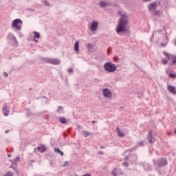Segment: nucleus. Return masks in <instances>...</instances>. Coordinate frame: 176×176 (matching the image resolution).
Masks as SVG:
<instances>
[{
    "label": "nucleus",
    "mask_w": 176,
    "mask_h": 176,
    "mask_svg": "<svg viewBox=\"0 0 176 176\" xmlns=\"http://www.w3.org/2000/svg\"><path fill=\"white\" fill-rule=\"evenodd\" d=\"M51 64H52L53 65H60V64H61V61L56 58L51 59Z\"/></svg>",
    "instance_id": "nucleus-13"
},
{
    "label": "nucleus",
    "mask_w": 176,
    "mask_h": 176,
    "mask_svg": "<svg viewBox=\"0 0 176 176\" xmlns=\"http://www.w3.org/2000/svg\"><path fill=\"white\" fill-rule=\"evenodd\" d=\"M154 16H158L159 17H160V16H162V12H160V10H155L154 12Z\"/></svg>",
    "instance_id": "nucleus-23"
},
{
    "label": "nucleus",
    "mask_w": 176,
    "mask_h": 176,
    "mask_svg": "<svg viewBox=\"0 0 176 176\" xmlns=\"http://www.w3.org/2000/svg\"><path fill=\"white\" fill-rule=\"evenodd\" d=\"M124 160L125 161H129V160H130V158L129 157V156H126L125 158H124Z\"/></svg>",
    "instance_id": "nucleus-40"
},
{
    "label": "nucleus",
    "mask_w": 176,
    "mask_h": 176,
    "mask_svg": "<svg viewBox=\"0 0 176 176\" xmlns=\"http://www.w3.org/2000/svg\"><path fill=\"white\" fill-rule=\"evenodd\" d=\"M43 98H45V99H46V96H43Z\"/></svg>",
    "instance_id": "nucleus-57"
},
{
    "label": "nucleus",
    "mask_w": 176,
    "mask_h": 176,
    "mask_svg": "<svg viewBox=\"0 0 176 176\" xmlns=\"http://www.w3.org/2000/svg\"><path fill=\"white\" fill-rule=\"evenodd\" d=\"M17 162H20V157H16L14 159V162L12 164H14V163H17Z\"/></svg>",
    "instance_id": "nucleus-32"
},
{
    "label": "nucleus",
    "mask_w": 176,
    "mask_h": 176,
    "mask_svg": "<svg viewBox=\"0 0 176 176\" xmlns=\"http://www.w3.org/2000/svg\"><path fill=\"white\" fill-rule=\"evenodd\" d=\"M151 0H144V2H149Z\"/></svg>",
    "instance_id": "nucleus-52"
},
{
    "label": "nucleus",
    "mask_w": 176,
    "mask_h": 176,
    "mask_svg": "<svg viewBox=\"0 0 176 176\" xmlns=\"http://www.w3.org/2000/svg\"><path fill=\"white\" fill-rule=\"evenodd\" d=\"M164 166H167V160L164 158L158 160V168H160L162 167H164Z\"/></svg>",
    "instance_id": "nucleus-7"
},
{
    "label": "nucleus",
    "mask_w": 176,
    "mask_h": 176,
    "mask_svg": "<svg viewBox=\"0 0 176 176\" xmlns=\"http://www.w3.org/2000/svg\"><path fill=\"white\" fill-rule=\"evenodd\" d=\"M163 54H164V56H166V57H167L168 60H170V58H171V55L166 52V51H164Z\"/></svg>",
    "instance_id": "nucleus-26"
},
{
    "label": "nucleus",
    "mask_w": 176,
    "mask_h": 176,
    "mask_svg": "<svg viewBox=\"0 0 176 176\" xmlns=\"http://www.w3.org/2000/svg\"><path fill=\"white\" fill-rule=\"evenodd\" d=\"M23 25V21L20 19H16L14 20L12 23V28H16V31H20L21 30V25Z\"/></svg>",
    "instance_id": "nucleus-3"
},
{
    "label": "nucleus",
    "mask_w": 176,
    "mask_h": 176,
    "mask_svg": "<svg viewBox=\"0 0 176 176\" xmlns=\"http://www.w3.org/2000/svg\"><path fill=\"white\" fill-rule=\"evenodd\" d=\"M118 14L121 16L119 19V23L116 28L117 34L126 32V26L129 24V16L124 12V11H118Z\"/></svg>",
    "instance_id": "nucleus-1"
},
{
    "label": "nucleus",
    "mask_w": 176,
    "mask_h": 176,
    "mask_svg": "<svg viewBox=\"0 0 176 176\" xmlns=\"http://www.w3.org/2000/svg\"><path fill=\"white\" fill-rule=\"evenodd\" d=\"M152 169V166L151 164H147V171H149V170Z\"/></svg>",
    "instance_id": "nucleus-35"
},
{
    "label": "nucleus",
    "mask_w": 176,
    "mask_h": 176,
    "mask_svg": "<svg viewBox=\"0 0 176 176\" xmlns=\"http://www.w3.org/2000/svg\"><path fill=\"white\" fill-rule=\"evenodd\" d=\"M3 76H4L5 78H8V74L6 72H4V73H3Z\"/></svg>",
    "instance_id": "nucleus-39"
},
{
    "label": "nucleus",
    "mask_w": 176,
    "mask_h": 176,
    "mask_svg": "<svg viewBox=\"0 0 176 176\" xmlns=\"http://www.w3.org/2000/svg\"><path fill=\"white\" fill-rule=\"evenodd\" d=\"M9 168H12V169L14 170L15 171H16V170L12 165L10 166H9Z\"/></svg>",
    "instance_id": "nucleus-41"
},
{
    "label": "nucleus",
    "mask_w": 176,
    "mask_h": 176,
    "mask_svg": "<svg viewBox=\"0 0 176 176\" xmlns=\"http://www.w3.org/2000/svg\"><path fill=\"white\" fill-rule=\"evenodd\" d=\"M102 153H102V151H99L98 152V155H102Z\"/></svg>",
    "instance_id": "nucleus-45"
},
{
    "label": "nucleus",
    "mask_w": 176,
    "mask_h": 176,
    "mask_svg": "<svg viewBox=\"0 0 176 176\" xmlns=\"http://www.w3.org/2000/svg\"><path fill=\"white\" fill-rule=\"evenodd\" d=\"M28 104H30V102H29Z\"/></svg>",
    "instance_id": "nucleus-61"
},
{
    "label": "nucleus",
    "mask_w": 176,
    "mask_h": 176,
    "mask_svg": "<svg viewBox=\"0 0 176 176\" xmlns=\"http://www.w3.org/2000/svg\"><path fill=\"white\" fill-rule=\"evenodd\" d=\"M91 123H93V124L97 123V121H92Z\"/></svg>",
    "instance_id": "nucleus-50"
},
{
    "label": "nucleus",
    "mask_w": 176,
    "mask_h": 176,
    "mask_svg": "<svg viewBox=\"0 0 176 176\" xmlns=\"http://www.w3.org/2000/svg\"><path fill=\"white\" fill-rule=\"evenodd\" d=\"M161 61L163 65H167V64H168V60L167 59L162 58Z\"/></svg>",
    "instance_id": "nucleus-22"
},
{
    "label": "nucleus",
    "mask_w": 176,
    "mask_h": 176,
    "mask_svg": "<svg viewBox=\"0 0 176 176\" xmlns=\"http://www.w3.org/2000/svg\"><path fill=\"white\" fill-rule=\"evenodd\" d=\"M157 8V4L156 2L151 3L148 5V10H151V12H153V10H156Z\"/></svg>",
    "instance_id": "nucleus-8"
},
{
    "label": "nucleus",
    "mask_w": 176,
    "mask_h": 176,
    "mask_svg": "<svg viewBox=\"0 0 176 176\" xmlns=\"http://www.w3.org/2000/svg\"><path fill=\"white\" fill-rule=\"evenodd\" d=\"M54 151L55 153H58V155H60V156H64V153L61 151L59 148H54Z\"/></svg>",
    "instance_id": "nucleus-15"
},
{
    "label": "nucleus",
    "mask_w": 176,
    "mask_h": 176,
    "mask_svg": "<svg viewBox=\"0 0 176 176\" xmlns=\"http://www.w3.org/2000/svg\"><path fill=\"white\" fill-rule=\"evenodd\" d=\"M168 76L169 78H172V79H175L176 74L169 73Z\"/></svg>",
    "instance_id": "nucleus-27"
},
{
    "label": "nucleus",
    "mask_w": 176,
    "mask_h": 176,
    "mask_svg": "<svg viewBox=\"0 0 176 176\" xmlns=\"http://www.w3.org/2000/svg\"><path fill=\"white\" fill-rule=\"evenodd\" d=\"M138 146H144V141L138 142L136 148H138Z\"/></svg>",
    "instance_id": "nucleus-28"
},
{
    "label": "nucleus",
    "mask_w": 176,
    "mask_h": 176,
    "mask_svg": "<svg viewBox=\"0 0 176 176\" xmlns=\"http://www.w3.org/2000/svg\"><path fill=\"white\" fill-rule=\"evenodd\" d=\"M82 176H91V175H90L89 173H86V174H85V175H82Z\"/></svg>",
    "instance_id": "nucleus-43"
},
{
    "label": "nucleus",
    "mask_w": 176,
    "mask_h": 176,
    "mask_svg": "<svg viewBox=\"0 0 176 176\" xmlns=\"http://www.w3.org/2000/svg\"><path fill=\"white\" fill-rule=\"evenodd\" d=\"M116 130H117V133L118 137H124L126 135V133H124L123 131H120V129H119V126L116 127Z\"/></svg>",
    "instance_id": "nucleus-12"
},
{
    "label": "nucleus",
    "mask_w": 176,
    "mask_h": 176,
    "mask_svg": "<svg viewBox=\"0 0 176 176\" xmlns=\"http://www.w3.org/2000/svg\"><path fill=\"white\" fill-rule=\"evenodd\" d=\"M103 67L105 69V71H107V72L111 73L115 72V71H116V65H115V64H113L111 62H107L104 63Z\"/></svg>",
    "instance_id": "nucleus-2"
},
{
    "label": "nucleus",
    "mask_w": 176,
    "mask_h": 176,
    "mask_svg": "<svg viewBox=\"0 0 176 176\" xmlns=\"http://www.w3.org/2000/svg\"><path fill=\"white\" fill-rule=\"evenodd\" d=\"M8 157H12V155L8 154Z\"/></svg>",
    "instance_id": "nucleus-48"
},
{
    "label": "nucleus",
    "mask_w": 176,
    "mask_h": 176,
    "mask_svg": "<svg viewBox=\"0 0 176 176\" xmlns=\"http://www.w3.org/2000/svg\"><path fill=\"white\" fill-rule=\"evenodd\" d=\"M41 2L43 3V5H45V6H50L49 2H47L46 0H42Z\"/></svg>",
    "instance_id": "nucleus-29"
},
{
    "label": "nucleus",
    "mask_w": 176,
    "mask_h": 176,
    "mask_svg": "<svg viewBox=\"0 0 176 176\" xmlns=\"http://www.w3.org/2000/svg\"><path fill=\"white\" fill-rule=\"evenodd\" d=\"M7 40L12 42V46H17V45H19V41H17V38H16V36H14L12 33H9L7 35Z\"/></svg>",
    "instance_id": "nucleus-4"
},
{
    "label": "nucleus",
    "mask_w": 176,
    "mask_h": 176,
    "mask_svg": "<svg viewBox=\"0 0 176 176\" xmlns=\"http://www.w3.org/2000/svg\"><path fill=\"white\" fill-rule=\"evenodd\" d=\"M41 149H42V145L37 147V151H38L39 152H41Z\"/></svg>",
    "instance_id": "nucleus-38"
},
{
    "label": "nucleus",
    "mask_w": 176,
    "mask_h": 176,
    "mask_svg": "<svg viewBox=\"0 0 176 176\" xmlns=\"http://www.w3.org/2000/svg\"><path fill=\"white\" fill-rule=\"evenodd\" d=\"M122 166H124V167H129V162H124L122 163Z\"/></svg>",
    "instance_id": "nucleus-34"
},
{
    "label": "nucleus",
    "mask_w": 176,
    "mask_h": 176,
    "mask_svg": "<svg viewBox=\"0 0 176 176\" xmlns=\"http://www.w3.org/2000/svg\"><path fill=\"white\" fill-rule=\"evenodd\" d=\"M174 133H175V134H176V129H175Z\"/></svg>",
    "instance_id": "nucleus-55"
},
{
    "label": "nucleus",
    "mask_w": 176,
    "mask_h": 176,
    "mask_svg": "<svg viewBox=\"0 0 176 176\" xmlns=\"http://www.w3.org/2000/svg\"><path fill=\"white\" fill-rule=\"evenodd\" d=\"M46 151H47V148H46V147L45 146V145L41 144V150H40V153H43V152H46Z\"/></svg>",
    "instance_id": "nucleus-19"
},
{
    "label": "nucleus",
    "mask_w": 176,
    "mask_h": 176,
    "mask_svg": "<svg viewBox=\"0 0 176 176\" xmlns=\"http://www.w3.org/2000/svg\"><path fill=\"white\" fill-rule=\"evenodd\" d=\"M167 90L173 96H176V88L173 85H168Z\"/></svg>",
    "instance_id": "nucleus-11"
},
{
    "label": "nucleus",
    "mask_w": 176,
    "mask_h": 176,
    "mask_svg": "<svg viewBox=\"0 0 176 176\" xmlns=\"http://www.w3.org/2000/svg\"><path fill=\"white\" fill-rule=\"evenodd\" d=\"M27 113H28V116H32V113L30 111V109H27Z\"/></svg>",
    "instance_id": "nucleus-33"
},
{
    "label": "nucleus",
    "mask_w": 176,
    "mask_h": 176,
    "mask_svg": "<svg viewBox=\"0 0 176 176\" xmlns=\"http://www.w3.org/2000/svg\"><path fill=\"white\" fill-rule=\"evenodd\" d=\"M2 112L4 116H9V113H10V107L8 105V103H3Z\"/></svg>",
    "instance_id": "nucleus-5"
},
{
    "label": "nucleus",
    "mask_w": 176,
    "mask_h": 176,
    "mask_svg": "<svg viewBox=\"0 0 176 176\" xmlns=\"http://www.w3.org/2000/svg\"><path fill=\"white\" fill-rule=\"evenodd\" d=\"M75 52H79V41H76L74 43Z\"/></svg>",
    "instance_id": "nucleus-17"
},
{
    "label": "nucleus",
    "mask_w": 176,
    "mask_h": 176,
    "mask_svg": "<svg viewBox=\"0 0 176 176\" xmlns=\"http://www.w3.org/2000/svg\"><path fill=\"white\" fill-rule=\"evenodd\" d=\"M170 57H171L172 63L173 64H176V56H171Z\"/></svg>",
    "instance_id": "nucleus-30"
},
{
    "label": "nucleus",
    "mask_w": 176,
    "mask_h": 176,
    "mask_svg": "<svg viewBox=\"0 0 176 176\" xmlns=\"http://www.w3.org/2000/svg\"><path fill=\"white\" fill-rule=\"evenodd\" d=\"M56 112L58 113H65V111H64V107L61 106L58 107V109L56 110Z\"/></svg>",
    "instance_id": "nucleus-16"
},
{
    "label": "nucleus",
    "mask_w": 176,
    "mask_h": 176,
    "mask_svg": "<svg viewBox=\"0 0 176 176\" xmlns=\"http://www.w3.org/2000/svg\"><path fill=\"white\" fill-rule=\"evenodd\" d=\"M34 39H35V38H37V39H39V38H41V34H39V32H34Z\"/></svg>",
    "instance_id": "nucleus-21"
},
{
    "label": "nucleus",
    "mask_w": 176,
    "mask_h": 176,
    "mask_svg": "<svg viewBox=\"0 0 176 176\" xmlns=\"http://www.w3.org/2000/svg\"><path fill=\"white\" fill-rule=\"evenodd\" d=\"M87 49H88L89 52H93V44L88 43L86 46Z\"/></svg>",
    "instance_id": "nucleus-18"
},
{
    "label": "nucleus",
    "mask_w": 176,
    "mask_h": 176,
    "mask_svg": "<svg viewBox=\"0 0 176 176\" xmlns=\"http://www.w3.org/2000/svg\"><path fill=\"white\" fill-rule=\"evenodd\" d=\"M34 10H32V11H33V12H34Z\"/></svg>",
    "instance_id": "nucleus-60"
},
{
    "label": "nucleus",
    "mask_w": 176,
    "mask_h": 176,
    "mask_svg": "<svg viewBox=\"0 0 176 176\" xmlns=\"http://www.w3.org/2000/svg\"><path fill=\"white\" fill-rule=\"evenodd\" d=\"M82 134L86 138L87 137H89V135H90V133H89V131H82Z\"/></svg>",
    "instance_id": "nucleus-24"
},
{
    "label": "nucleus",
    "mask_w": 176,
    "mask_h": 176,
    "mask_svg": "<svg viewBox=\"0 0 176 176\" xmlns=\"http://www.w3.org/2000/svg\"><path fill=\"white\" fill-rule=\"evenodd\" d=\"M19 36H20V38H21L22 36H23V34H19Z\"/></svg>",
    "instance_id": "nucleus-54"
},
{
    "label": "nucleus",
    "mask_w": 176,
    "mask_h": 176,
    "mask_svg": "<svg viewBox=\"0 0 176 176\" xmlns=\"http://www.w3.org/2000/svg\"><path fill=\"white\" fill-rule=\"evenodd\" d=\"M58 120L62 124H67V118L65 117H58Z\"/></svg>",
    "instance_id": "nucleus-14"
},
{
    "label": "nucleus",
    "mask_w": 176,
    "mask_h": 176,
    "mask_svg": "<svg viewBox=\"0 0 176 176\" xmlns=\"http://www.w3.org/2000/svg\"><path fill=\"white\" fill-rule=\"evenodd\" d=\"M104 148V146H100V148H101V149H102V148Z\"/></svg>",
    "instance_id": "nucleus-56"
},
{
    "label": "nucleus",
    "mask_w": 176,
    "mask_h": 176,
    "mask_svg": "<svg viewBox=\"0 0 176 176\" xmlns=\"http://www.w3.org/2000/svg\"><path fill=\"white\" fill-rule=\"evenodd\" d=\"M102 94L106 98H111L112 97V92L108 88L103 89Z\"/></svg>",
    "instance_id": "nucleus-6"
},
{
    "label": "nucleus",
    "mask_w": 176,
    "mask_h": 176,
    "mask_svg": "<svg viewBox=\"0 0 176 176\" xmlns=\"http://www.w3.org/2000/svg\"><path fill=\"white\" fill-rule=\"evenodd\" d=\"M134 157H135V162H137V160H138V157H137V155H135Z\"/></svg>",
    "instance_id": "nucleus-42"
},
{
    "label": "nucleus",
    "mask_w": 176,
    "mask_h": 176,
    "mask_svg": "<svg viewBox=\"0 0 176 176\" xmlns=\"http://www.w3.org/2000/svg\"><path fill=\"white\" fill-rule=\"evenodd\" d=\"M112 175L118 176V168H114L112 170Z\"/></svg>",
    "instance_id": "nucleus-25"
},
{
    "label": "nucleus",
    "mask_w": 176,
    "mask_h": 176,
    "mask_svg": "<svg viewBox=\"0 0 176 176\" xmlns=\"http://www.w3.org/2000/svg\"><path fill=\"white\" fill-rule=\"evenodd\" d=\"M100 8H106L107 6H108V3L101 1L99 3Z\"/></svg>",
    "instance_id": "nucleus-20"
},
{
    "label": "nucleus",
    "mask_w": 176,
    "mask_h": 176,
    "mask_svg": "<svg viewBox=\"0 0 176 176\" xmlns=\"http://www.w3.org/2000/svg\"><path fill=\"white\" fill-rule=\"evenodd\" d=\"M30 163H35V160H30Z\"/></svg>",
    "instance_id": "nucleus-46"
},
{
    "label": "nucleus",
    "mask_w": 176,
    "mask_h": 176,
    "mask_svg": "<svg viewBox=\"0 0 176 176\" xmlns=\"http://www.w3.org/2000/svg\"><path fill=\"white\" fill-rule=\"evenodd\" d=\"M162 46H166V45L162 44Z\"/></svg>",
    "instance_id": "nucleus-58"
},
{
    "label": "nucleus",
    "mask_w": 176,
    "mask_h": 176,
    "mask_svg": "<svg viewBox=\"0 0 176 176\" xmlns=\"http://www.w3.org/2000/svg\"><path fill=\"white\" fill-rule=\"evenodd\" d=\"M166 39L167 42H168V38L167 37V36H166Z\"/></svg>",
    "instance_id": "nucleus-49"
},
{
    "label": "nucleus",
    "mask_w": 176,
    "mask_h": 176,
    "mask_svg": "<svg viewBox=\"0 0 176 176\" xmlns=\"http://www.w3.org/2000/svg\"><path fill=\"white\" fill-rule=\"evenodd\" d=\"M45 63H47V64H52V59L50 58H45L44 59Z\"/></svg>",
    "instance_id": "nucleus-31"
},
{
    "label": "nucleus",
    "mask_w": 176,
    "mask_h": 176,
    "mask_svg": "<svg viewBox=\"0 0 176 176\" xmlns=\"http://www.w3.org/2000/svg\"><path fill=\"white\" fill-rule=\"evenodd\" d=\"M34 42H36V43H38V41L36 40L35 38H34Z\"/></svg>",
    "instance_id": "nucleus-53"
},
{
    "label": "nucleus",
    "mask_w": 176,
    "mask_h": 176,
    "mask_svg": "<svg viewBox=\"0 0 176 176\" xmlns=\"http://www.w3.org/2000/svg\"><path fill=\"white\" fill-rule=\"evenodd\" d=\"M30 90H32V88H30Z\"/></svg>",
    "instance_id": "nucleus-59"
},
{
    "label": "nucleus",
    "mask_w": 176,
    "mask_h": 176,
    "mask_svg": "<svg viewBox=\"0 0 176 176\" xmlns=\"http://www.w3.org/2000/svg\"><path fill=\"white\" fill-rule=\"evenodd\" d=\"M134 151H135V148L129 149L128 152H133Z\"/></svg>",
    "instance_id": "nucleus-37"
},
{
    "label": "nucleus",
    "mask_w": 176,
    "mask_h": 176,
    "mask_svg": "<svg viewBox=\"0 0 176 176\" xmlns=\"http://www.w3.org/2000/svg\"><path fill=\"white\" fill-rule=\"evenodd\" d=\"M34 153H36V148H34Z\"/></svg>",
    "instance_id": "nucleus-47"
},
{
    "label": "nucleus",
    "mask_w": 176,
    "mask_h": 176,
    "mask_svg": "<svg viewBox=\"0 0 176 176\" xmlns=\"http://www.w3.org/2000/svg\"><path fill=\"white\" fill-rule=\"evenodd\" d=\"M67 164H68V162H67V161H66V162H65L64 165H63V166H64V167H65V166H67Z\"/></svg>",
    "instance_id": "nucleus-44"
},
{
    "label": "nucleus",
    "mask_w": 176,
    "mask_h": 176,
    "mask_svg": "<svg viewBox=\"0 0 176 176\" xmlns=\"http://www.w3.org/2000/svg\"><path fill=\"white\" fill-rule=\"evenodd\" d=\"M9 133V130L6 131V134H8Z\"/></svg>",
    "instance_id": "nucleus-51"
},
{
    "label": "nucleus",
    "mask_w": 176,
    "mask_h": 176,
    "mask_svg": "<svg viewBox=\"0 0 176 176\" xmlns=\"http://www.w3.org/2000/svg\"><path fill=\"white\" fill-rule=\"evenodd\" d=\"M90 28L91 31H96L97 28H98V21H93Z\"/></svg>",
    "instance_id": "nucleus-9"
},
{
    "label": "nucleus",
    "mask_w": 176,
    "mask_h": 176,
    "mask_svg": "<svg viewBox=\"0 0 176 176\" xmlns=\"http://www.w3.org/2000/svg\"><path fill=\"white\" fill-rule=\"evenodd\" d=\"M67 72H68V74H71V73L74 72V69H72V68L68 69Z\"/></svg>",
    "instance_id": "nucleus-36"
},
{
    "label": "nucleus",
    "mask_w": 176,
    "mask_h": 176,
    "mask_svg": "<svg viewBox=\"0 0 176 176\" xmlns=\"http://www.w3.org/2000/svg\"><path fill=\"white\" fill-rule=\"evenodd\" d=\"M148 141L149 144H153L156 141V139H155L153 135H152V131L148 132Z\"/></svg>",
    "instance_id": "nucleus-10"
}]
</instances>
